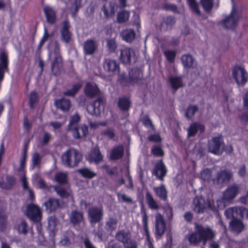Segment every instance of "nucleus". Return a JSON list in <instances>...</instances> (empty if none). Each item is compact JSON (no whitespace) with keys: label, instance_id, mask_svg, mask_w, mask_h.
I'll return each instance as SVG.
<instances>
[{"label":"nucleus","instance_id":"27","mask_svg":"<svg viewBox=\"0 0 248 248\" xmlns=\"http://www.w3.org/2000/svg\"><path fill=\"white\" fill-rule=\"evenodd\" d=\"M44 205L46 207V210L47 212L50 213L59 208L60 206V203L58 200L51 199L47 202H45Z\"/></svg>","mask_w":248,"mask_h":248},{"label":"nucleus","instance_id":"6","mask_svg":"<svg viewBox=\"0 0 248 248\" xmlns=\"http://www.w3.org/2000/svg\"><path fill=\"white\" fill-rule=\"evenodd\" d=\"M208 149L210 152L215 155L221 154L224 149L222 137L217 136L213 137L209 141Z\"/></svg>","mask_w":248,"mask_h":248},{"label":"nucleus","instance_id":"61","mask_svg":"<svg viewBox=\"0 0 248 248\" xmlns=\"http://www.w3.org/2000/svg\"><path fill=\"white\" fill-rule=\"evenodd\" d=\"M65 120H64L63 122H50L49 125L53 127V130H56L61 127L64 123Z\"/></svg>","mask_w":248,"mask_h":248},{"label":"nucleus","instance_id":"58","mask_svg":"<svg viewBox=\"0 0 248 248\" xmlns=\"http://www.w3.org/2000/svg\"><path fill=\"white\" fill-rule=\"evenodd\" d=\"M37 100V95L35 92L31 93L30 96V104L31 107H32L33 105Z\"/></svg>","mask_w":248,"mask_h":248},{"label":"nucleus","instance_id":"41","mask_svg":"<svg viewBox=\"0 0 248 248\" xmlns=\"http://www.w3.org/2000/svg\"><path fill=\"white\" fill-rule=\"evenodd\" d=\"M78 172L80 173L83 177L92 178L96 175V174L87 168H83L78 170Z\"/></svg>","mask_w":248,"mask_h":248},{"label":"nucleus","instance_id":"36","mask_svg":"<svg viewBox=\"0 0 248 248\" xmlns=\"http://www.w3.org/2000/svg\"><path fill=\"white\" fill-rule=\"evenodd\" d=\"M146 199L149 207L153 210H157L159 206L157 202L155 200L153 196L149 192L146 193Z\"/></svg>","mask_w":248,"mask_h":248},{"label":"nucleus","instance_id":"43","mask_svg":"<svg viewBox=\"0 0 248 248\" xmlns=\"http://www.w3.org/2000/svg\"><path fill=\"white\" fill-rule=\"evenodd\" d=\"M116 237L118 240L122 242L124 244L129 238V234L128 232L120 231L117 233Z\"/></svg>","mask_w":248,"mask_h":248},{"label":"nucleus","instance_id":"22","mask_svg":"<svg viewBox=\"0 0 248 248\" xmlns=\"http://www.w3.org/2000/svg\"><path fill=\"white\" fill-rule=\"evenodd\" d=\"M166 170L165 166L162 162L157 163L153 171V174L156 176L159 179H162L165 175Z\"/></svg>","mask_w":248,"mask_h":248},{"label":"nucleus","instance_id":"46","mask_svg":"<svg viewBox=\"0 0 248 248\" xmlns=\"http://www.w3.org/2000/svg\"><path fill=\"white\" fill-rule=\"evenodd\" d=\"M81 87V84L80 83L75 84L71 90L66 91L64 94L68 96H74L76 93L79 90Z\"/></svg>","mask_w":248,"mask_h":248},{"label":"nucleus","instance_id":"9","mask_svg":"<svg viewBox=\"0 0 248 248\" xmlns=\"http://www.w3.org/2000/svg\"><path fill=\"white\" fill-rule=\"evenodd\" d=\"M26 214L30 219L33 222H39L42 218L41 209L34 204H30L28 205Z\"/></svg>","mask_w":248,"mask_h":248},{"label":"nucleus","instance_id":"19","mask_svg":"<svg viewBox=\"0 0 248 248\" xmlns=\"http://www.w3.org/2000/svg\"><path fill=\"white\" fill-rule=\"evenodd\" d=\"M69 23L67 21H64L61 30V35L62 41L65 43H69L72 40L71 33L69 31Z\"/></svg>","mask_w":248,"mask_h":248},{"label":"nucleus","instance_id":"7","mask_svg":"<svg viewBox=\"0 0 248 248\" xmlns=\"http://www.w3.org/2000/svg\"><path fill=\"white\" fill-rule=\"evenodd\" d=\"M225 215L227 218H248V210L242 207H234L227 209Z\"/></svg>","mask_w":248,"mask_h":248},{"label":"nucleus","instance_id":"55","mask_svg":"<svg viewBox=\"0 0 248 248\" xmlns=\"http://www.w3.org/2000/svg\"><path fill=\"white\" fill-rule=\"evenodd\" d=\"M117 197L120 202H132L131 199L124 194L118 193H117Z\"/></svg>","mask_w":248,"mask_h":248},{"label":"nucleus","instance_id":"60","mask_svg":"<svg viewBox=\"0 0 248 248\" xmlns=\"http://www.w3.org/2000/svg\"><path fill=\"white\" fill-rule=\"evenodd\" d=\"M107 46L110 51H114L116 47L115 41L113 39L107 41Z\"/></svg>","mask_w":248,"mask_h":248},{"label":"nucleus","instance_id":"64","mask_svg":"<svg viewBox=\"0 0 248 248\" xmlns=\"http://www.w3.org/2000/svg\"><path fill=\"white\" fill-rule=\"evenodd\" d=\"M126 186L127 188H132L133 187L132 178L128 172L126 174Z\"/></svg>","mask_w":248,"mask_h":248},{"label":"nucleus","instance_id":"30","mask_svg":"<svg viewBox=\"0 0 248 248\" xmlns=\"http://www.w3.org/2000/svg\"><path fill=\"white\" fill-rule=\"evenodd\" d=\"M104 66L106 70L110 72L117 71L119 69V65L117 62L111 60H106Z\"/></svg>","mask_w":248,"mask_h":248},{"label":"nucleus","instance_id":"10","mask_svg":"<svg viewBox=\"0 0 248 248\" xmlns=\"http://www.w3.org/2000/svg\"><path fill=\"white\" fill-rule=\"evenodd\" d=\"M104 109L103 100L99 98L89 104L87 108L88 112L92 115H98Z\"/></svg>","mask_w":248,"mask_h":248},{"label":"nucleus","instance_id":"57","mask_svg":"<svg viewBox=\"0 0 248 248\" xmlns=\"http://www.w3.org/2000/svg\"><path fill=\"white\" fill-rule=\"evenodd\" d=\"M152 153L156 156H162L163 155V151L161 148L158 146H154L152 150Z\"/></svg>","mask_w":248,"mask_h":248},{"label":"nucleus","instance_id":"56","mask_svg":"<svg viewBox=\"0 0 248 248\" xmlns=\"http://www.w3.org/2000/svg\"><path fill=\"white\" fill-rule=\"evenodd\" d=\"M142 122L143 124L147 128L150 129H153V126L151 120L148 116H145L142 119Z\"/></svg>","mask_w":248,"mask_h":248},{"label":"nucleus","instance_id":"31","mask_svg":"<svg viewBox=\"0 0 248 248\" xmlns=\"http://www.w3.org/2000/svg\"><path fill=\"white\" fill-rule=\"evenodd\" d=\"M153 188L156 195L159 198L163 200L166 199L167 192L163 185H161L159 186H154Z\"/></svg>","mask_w":248,"mask_h":248},{"label":"nucleus","instance_id":"20","mask_svg":"<svg viewBox=\"0 0 248 248\" xmlns=\"http://www.w3.org/2000/svg\"><path fill=\"white\" fill-rule=\"evenodd\" d=\"M103 157L100 154L98 148H94L92 150L91 152L87 156V159L90 163H98L102 160Z\"/></svg>","mask_w":248,"mask_h":248},{"label":"nucleus","instance_id":"48","mask_svg":"<svg viewBox=\"0 0 248 248\" xmlns=\"http://www.w3.org/2000/svg\"><path fill=\"white\" fill-rule=\"evenodd\" d=\"M175 20L172 17H167L162 23V26H165L166 29H170L172 25L174 24Z\"/></svg>","mask_w":248,"mask_h":248},{"label":"nucleus","instance_id":"13","mask_svg":"<svg viewBox=\"0 0 248 248\" xmlns=\"http://www.w3.org/2000/svg\"><path fill=\"white\" fill-rule=\"evenodd\" d=\"M155 234L159 236H162L165 230V223L163 217L160 214L155 215Z\"/></svg>","mask_w":248,"mask_h":248},{"label":"nucleus","instance_id":"35","mask_svg":"<svg viewBox=\"0 0 248 248\" xmlns=\"http://www.w3.org/2000/svg\"><path fill=\"white\" fill-rule=\"evenodd\" d=\"M181 61L185 67H192L194 65V60L191 55L187 54L183 55L181 57Z\"/></svg>","mask_w":248,"mask_h":248},{"label":"nucleus","instance_id":"39","mask_svg":"<svg viewBox=\"0 0 248 248\" xmlns=\"http://www.w3.org/2000/svg\"><path fill=\"white\" fill-rule=\"evenodd\" d=\"M83 219V216L81 213L77 211H73L70 216V220L71 222L76 224L80 222Z\"/></svg>","mask_w":248,"mask_h":248},{"label":"nucleus","instance_id":"29","mask_svg":"<svg viewBox=\"0 0 248 248\" xmlns=\"http://www.w3.org/2000/svg\"><path fill=\"white\" fill-rule=\"evenodd\" d=\"M117 6L111 3L105 4L103 8V11L105 16L107 18L110 17L114 15L117 10Z\"/></svg>","mask_w":248,"mask_h":248},{"label":"nucleus","instance_id":"15","mask_svg":"<svg viewBox=\"0 0 248 248\" xmlns=\"http://www.w3.org/2000/svg\"><path fill=\"white\" fill-rule=\"evenodd\" d=\"M79 120V117L78 115H74L71 117L68 125V130L72 132L73 137L75 139H78L80 137V134L78 131V123Z\"/></svg>","mask_w":248,"mask_h":248},{"label":"nucleus","instance_id":"24","mask_svg":"<svg viewBox=\"0 0 248 248\" xmlns=\"http://www.w3.org/2000/svg\"><path fill=\"white\" fill-rule=\"evenodd\" d=\"M133 52L128 47H124L121 50L120 58L123 63L127 64L130 62Z\"/></svg>","mask_w":248,"mask_h":248},{"label":"nucleus","instance_id":"26","mask_svg":"<svg viewBox=\"0 0 248 248\" xmlns=\"http://www.w3.org/2000/svg\"><path fill=\"white\" fill-rule=\"evenodd\" d=\"M204 130V126L201 124L193 123L191 124L187 130L188 137L194 136L198 131L202 132Z\"/></svg>","mask_w":248,"mask_h":248},{"label":"nucleus","instance_id":"3","mask_svg":"<svg viewBox=\"0 0 248 248\" xmlns=\"http://www.w3.org/2000/svg\"><path fill=\"white\" fill-rule=\"evenodd\" d=\"M81 154L77 150L70 149L63 153L62 159L66 165L73 167L76 166L81 161Z\"/></svg>","mask_w":248,"mask_h":248},{"label":"nucleus","instance_id":"21","mask_svg":"<svg viewBox=\"0 0 248 248\" xmlns=\"http://www.w3.org/2000/svg\"><path fill=\"white\" fill-rule=\"evenodd\" d=\"M47 21L53 24L56 20V12L52 7L46 5L44 8Z\"/></svg>","mask_w":248,"mask_h":248},{"label":"nucleus","instance_id":"50","mask_svg":"<svg viewBox=\"0 0 248 248\" xmlns=\"http://www.w3.org/2000/svg\"><path fill=\"white\" fill-rule=\"evenodd\" d=\"M164 54L167 60L170 62H172L174 60L176 56V52L175 51L168 50L164 52Z\"/></svg>","mask_w":248,"mask_h":248},{"label":"nucleus","instance_id":"52","mask_svg":"<svg viewBox=\"0 0 248 248\" xmlns=\"http://www.w3.org/2000/svg\"><path fill=\"white\" fill-rule=\"evenodd\" d=\"M21 181L22 182L23 188L24 189H26L28 190V192L29 194L30 198L31 199V200H32L34 198L33 193L31 189L28 188V186H27V183L26 181V179L24 176H22V177L21 178Z\"/></svg>","mask_w":248,"mask_h":248},{"label":"nucleus","instance_id":"14","mask_svg":"<svg viewBox=\"0 0 248 248\" xmlns=\"http://www.w3.org/2000/svg\"><path fill=\"white\" fill-rule=\"evenodd\" d=\"M232 174L231 171L224 170L218 171L217 177L213 179L214 183L219 184L228 182L232 177Z\"/></svg>","mask_w":248,"mask_h":248},{"label":"nucleus","instance_id":"11","mask_svg":"<svg viewBox=\"0 0 248 248\" xmlns=\"http://www.w3.org/2000/svg\"><path fill=\"white\" fill-rule=\"evenodd\" d=\"M239 187L235 185H233L228 187L226 190L223 193V198L222 199L217 201H222L224 203V200L231 201L233 200L239 193ZM226 206V205H225Z\"/></svg>","mask_w":248,"mask_h":248},{"label":"nucleus","instance_id":"4","mask_svg":"<svg viewBox=\"0 0 248 248\" xmlns=\"http://www.w3.org/2000/svg\"><path fill=\"white\" fill-rule=\"evenodd\" d=\"M49 50L50 51L49 58L53 60L52 70L56 74L62 66V58L59 53V45L55 42L49 46Z\"/></svg>","mask_w":248,"mask_h":248},{"label":"nucleus","instance_id":"12","mask_svg":"<svg viewBox=\"0 0 248 248\" xmlns=\"http://www.w3.org/2000/svg\"><path fill=\"white\" fill-rule=\"evenodd\" d=\"M88 216L92 224L99 222L103 217L101 207H93L88 211Z\"/></svg>","mask_w":248,"mask_h":248},{"label":"nucleus","instance_id":"28","mask_svg":"<svg viewBox=\"0 0 248 248\" xmlns=\"http://www.w3.org/2000/svg\"><path fill=\"white\" fill-rule=\"evenodd\" d=\"M169 80L173 90H176L184 85L182 78L178 77H170Z\"/></svg>","mask_w":248,"mask_h":248},{"label":"nucleus","instance_id":"42","mask_svg":"<svg viewBox=\"0 0 248 248\" xmlns=\"http://www.w3.org/2000/svg\"><path fill=\"white\" fill-rule=\"evenodd\" d=\"M55 179L59 184H65L67 182V174L58 172L55 175Z\"/></svg>","mask_w":248,"mask_h":248},{"label":"nucleus","instance_id":"34","mask_svg":"<svg viewBox=\"0 0 248 248\" xmlns=\"http://www.w3.org/2000/svg\"><path fill=\"white\" fill-rule=\"evenodd\" d=\"M55 104L58 108H60L63 111L68 110L70 107L69 101L64 99L56 100Z\"/></svg>","mask_w":248,"mask_h":248},{"label":"nucleus","instance_id":"25","mask_svg":"<svg viewBox=\"0 0 248 248\" xmlns=\"http://www.w3.org/2000/svg\"><path fill=\"white\" fill-rule=\"evenodd\" d=\"M8 64L7 56L4 53L0 54V80H2L4 73L7 69Z\"/></svg>","mask_w":248,"mask_h":248},{"label":"nucleus","instance_id":"2","mask_svg":"<svg viewBox=\"0 0 248 248\" xmlns=\"http://www.w3.org/2000/svg\"><path fill=\"white\" fill-rule=\"evenodd\" d=\"M196 232L191 233L188 237L189 243L196 245L201 241L205 242L212 239L215 235L214 232L208 227L196 225Z\"/></svg>","mask_w":248,"mask_h":248},{"label":"nucleus","instance_id":"53","mask_svg":"<svg viewBox=\"0 0 248 248\" xmlns=\"http://www.w3.org/2000/svg\"><path fill=\"white\" fill-rule=\"evenodd\" d=\"M212 171L209 169L203 170L201 173V177L204 180H209L211 175Z\"/></svg>","mask_w":248,"mask_h":248},{"label":"nucleus","instance_id":"5","mask_svg":"<svg viewBox=\"0 0 248 248\" xmlns=\"http://www.w3.org/2000/svg\"><path fill=\"white\" fill-rule=\"evenodd\" d=\"M231 13L230 16L223 20L221 23L222 26L227 29L235 27L240 20V12L239 9L234 5L233 0Z\"/></svg>","mask_w":248,"mask_h":248},{"label":"nucleus","instance_id":"62","mask_svg":"<svg viewBox=\"0 0 248 248\" xmlns=\"http://www.w3.org/2000/svg\"><path fill=\"white\" fill-rule=\"evenodd\" d=\"M116 220L115 219H110L107 223L108 228L110 230L115 229L116 226Z\"/></svg>","mask_w":248,"mask_h":248},{"label":"nucleus","instance_id":"49","mask_svg":"<svg viewBox=\"0 0 248 248\" xmlns=\"http://www.w3.org/2000/svg\"><path fill=\"white\" fill-rule=\"evenodd\" d=\"M17 231L20 233L25 234L27 232V224L24 221H21L17 227Z\"/></svg>","mask_w":248,"mask_h":248},{"label":"nucleus","instance_id":"63","mask_svg":"<svg viewBox=\"0 0 248 248\" xmlns=\"http://www.w3.org/2000/svg\"><path fill=\"white\" fill-rule=\"evenodd\" d=\"M148 140L153 142H158L161 140V139L159 135L154 134L151 135L148 137Z\"/></svg>","mask_w":248,"mask_h":248},{"label":"nucleus","instance_id":"45","mask_svg":"<svg viewBox=\"0 0 248 248\" xmlns=\"http://www.w3.org/2000/svg\"><path fill=\"white\" fill-rule=\"evenodd\" d=\"M129 17V12L127 11H123L118 14L117 16V21L120 23L124 22L128 19Z\"/></svg>","mask_w":248,"mask_h":248},{"label":"nucleus","instance_id":"47","mask_svg":"<svg viewBox=\"0 0 248 248\" xmlns=\"http://www.w3.org/2000/svg\"><path fill=\"white\" fill-rule=\"evenodd\" d=\"M213 1L214 0H201V3L205 11H209L212 8Z\"/></svg>","mask_w":248,"mask_h":248},{"label":"nucleus","instance_id":"33","mask_svg":"<svg viewBox=\"0 0 248 248\" xmlns=\"http://www.w3.org/2000/svg\"><path fill=\"white\" fill-rule=\"evenodd\" d=\"M55 191L57 193L63 198L72 200L73 197L71 194V191L70 189H64L60 187H55Z\"/></svg>","mask_w":248,"mask_h":248},{"label":"nucleus","instance_id":"18","mask_svg":"<svg viewBox=\"0 0 248 248\" xmlns=\"http://www.w3.org/2000/svg\"><path fill=\"white\" fill-rule=\"evenodd\" d=\"M148 216L145 212H144L142 217V221L143 224L145 235L146 237V243L149 248H153L152 239L150 238L149 232L148 229Z\"/></svg>","mask_w":248,"mask_h":248},{"label":"nucleus","instance_id":"32","mask_svg":"<svg viewBox=\"0 0 248 248\" xmlns=\"http://www.w3.org/2000/svg\"><path fill=\"white\" fill-rule=\"evenodd\" d=\"M231 229L235 232H240L244 228V225L240 220L234 219L230 222Z\"/></svg>","mask_w":248,"mask_h":248},{"label":"nucleus","instance_id":"17","mask_svg":"<svg viewBox=\"0 0 248 248\" xmlns=\"http://www.w3.org/2000/svg\"><path fill=\"white\" fill-rule=\"evenodd\" d=\"M48 229L51 236H54L60 229L61 225L54 217H50L48 219Z\"/></svg>","mask_w":248,"mask_h":248},{"label":"nucleus","instance_id":"23","mask_svg":"<svg viewBox=\"0 0 248 248\" xmlns=\"http://www.w3.org/2000/svg\"><path fill=\"white\" fill-rule=\"evenodd\" d=\"M84 92L87 95L93 97L98 93L99 89L94 83H87Z\"/></svg>","mask_w":248,"mask_h":248},{"label":"nucleus","instance_id":"8","mask_svg":"<svg viewBox=\"0 0 248 248\" xmlns=\"http://www.w3.org/2000/svg\"><path fill=\"white\" fill-rule=\"evenodd\" d=\"M232 75L239 86H243L248 81V74L242 67H235L233 70Z\"/></svg>","mask_w":248,"mask_h":248},{"label":"nucleus","instance_id":"51","mask_svg":"<svg viewBox=\"0 0 248 248\" xmlns=\"http://www.w3.org/2000/svg\"><path fill=\"white\" fill-rule=\"evenodd\" d=\"M198 108L196 106H190L187 109L186 112V116L188 118L190 119L194 114V113L197 111Z\"/></svg>","mask_w":248,"mask_h":248},{"label":"nucleus","instance_id":"37","mask_svg":"<svg viewBox=\"0 0 248 248\" xmlns=\"http://www.w3.org/2000/svg\"><path fill=\"white\" fill-rule=\"evenodd\" d=\"M121 36L124 40L131 42L134 39L135 34L133 30H126L122 31Z\"/></svg>","mask_w":248,"mask_h":248},{"label":"nucleus","instance_id":"1","mask_svg":"<svg viewBox=\"0 0 248 248\" xmlns=\"http://www.w3.org/2000/svg\"><path fill=\"white\" fill-rule=\"evenodd\" d=\"M225 205L222 201H216L211 202L209 200L206 201L202 196H196L193 200L192 208L194 211L197 213H203L207 208L215 212L217 216H218V212L224 209Z\"/></svg>","mask_w":248,"mask_h":248},{"label":"nucleus","instance_id":"54","mask_svg":"<svg viewBox=\"0 0 248 248\" xmlns=\"http://www.w3.org/2000/svg\"><path fill=\"white\" fill-rule=\"evenodd\" d=\"M41 157L39 154L35 153L33 154L32 157V166L35 167L38 165L40 162Z\"/></svg>","mask_w":248,"mask_h":248},{"label":"nucleus","instance_id":"16","mask_svg":"<svg viewBox=\"0 0 248 248\" xmlns=\"http://www.w3.org/2000/svg\"><path fill=\"white\" fill-rule=\"evenodd\" d=\"M98 47L97 43L92 39L86 41L83 45L84 53L87 55H91L95 53Z\"/></svg>","mask_w":248,"mask_h":248},{"label":"nucleus","instance_id":"38","mask_svg":"<svg viewBox=\"0 0 248 248\" xmlns=\"http://www.w3.org/2000/svg\"><path fill=\"white\" fill-rule=\"evenodd\" d=\"M124 152L123 147L122 146H119L114 148L111 153L110 157L112 159H117L121 158Z\"/></svg>","mask_w":248,"mask_h":248},{"label":"nucleus","instance_id":"44","mask_svg":"<svg viewBox=\"0 0 248 248\" xmlns=\"http://www.w3.org/2000/svg\"><path fill=\"white\" fill-rule=\"evenodd\" d=\"M187 3L193 12L198 15L200 14L198 4L195 0H187Z\"/></svg>","mask_w":248,"mask_h":248},{"label":"nucleus","instance_id":"59","mask_svg":"<svg viewBox=\"0 0 248 248\" xmlns=\"http://www.w3.org/2000/svg\"><path fill=\"white\" fill-rule=\"evenodd\" d=\"M124 245L125 248H136V243L132 241L130 237L124 242Z\"/></svg>","mask_w":248,"mask_h":248},{"label":"nucleus","instance_id":"40","mask_svg":"<svg viewBox=\"0 0 248 248\" xmlns=\"http://www.w3.org/2000/svg\"><path fill=\"white\" fill-rule=\"evenodd\" d=\"M118 106L122 110H127L129 108L130 102L126 98H121L118 102Z\"/></svg>","mask_w":248,"mask_h":248}]
</instances>
